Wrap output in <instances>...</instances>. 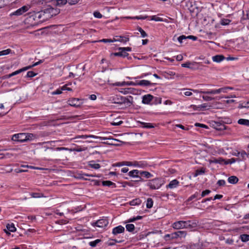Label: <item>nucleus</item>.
<instances>
[{
  "mask_svg": "<svg viewBox=\"0 0 249 249\" xmlns=\"http://www.w3.org/2000/svg\"><path fill=\"white\" fill-rule=\"evenodd\" d=\"M124 232V228L122 226H118L115 227L112 230V234L114 235H117L118 234L122 233Z\"/></svg>",
  "mask_w": 249,
  "mask_h": 249,
  "instance_id": "nucleus-11",
  "label": "nucleus"
},
{
  "mask_svg": "<svg viewBox=\"0 0 249 249\" xmlns=\"http://www.w3.org/2000/svg\"><path fill=\"white\" fill-rule=\"evenodd\" d=\"M68 104L74 107H79L82 104V100L79 98H71L68 101Z\"/></svg>",
  "mask_w": 249,
  "mask_h": 249,
  "instance_id": "nucleus-6",
  "label": "nucleus"
},
{
  "mask_svg": "<svg viewBox=\"0 0 249 249\" xmlns=\"http://www.w3.org/2000/svg\"><path fill=\"white\" fill-rule=\"evenodd\" d=\"M101 139L103 140H109L111 141L110 142L108 143L109 144L116 145V146L119 145V144L116 143L114 142H120L119 140H118L117 139H113L111 137H108V138L101 137Z\"/></svg>",
  "mask_w": 249,
  "mask_h": 249,
  "instance_id": "nucleus-22",
  "label": "nucleus"
},
{
  "mask_svg": "<svg viewBox=\"0 0 249 249\" xmlns=\"http://www.w3.org/2000/svg\"><path fill=\"white\" fill-rule=\"evenodd\" d=\"M2 51L3 55H6V54L10 53L11 52V50L10 49H6L5 50H3Z\"/></svg>",
  "mask_w": 249,
  "mask_h": 249,
  "instance_id": "nucleus-62",
  "label": "nucleus"
},
{
  "mask_svg": "<svg viewBox=\"0 0 249 249\" xmlns=\"http://www.w3.org/2000/svg\"><path fill=\"white\" fill-rule=\"evenodd\" d=\"M156 83H152L150 81L146 80H140L137 82V86H149L155 85Z\"/></svg>",
  "mask_w": 249,
  "mask_h": 249,
  "instance_id": "nucleus-13",
  "label": "nucleus"
},
{
  "mask_svg": "<svg viewBox=\"0 0 249 249\" xmlns=\"http://www.w3.org/2000/svg\"><path fill=\"white\" fill-rule=\"evenodd\" d=\"M191 107H193V109L195 110H204L206 109H209L211 107V106L209 105L207 103H204L198 106L191 105Z\"/></svg>",
  "mask_w": 249,
  "mask_h": 249,
  "instance_id": "nucleus-10",
  "label": "nucleus"
},
{
  "mask_svg": "<svg viewBox=\"0 0 249 249\" xmlns=\"http://www.w3.org/2000/svg\"><path fill=\"white\" fill-rule=\"evenodd\" d=\"M129 176L132 178H138V175H140V171L138 170H133L128 173Z\"/></svg>",
  "mask_w": 249,
  "mask_h": 249,
  "instance_id": "nucleus-26",
  "label": "nucleus"
},
{
  "mask_svg": "<svg viewBox=\"0 0 249 249\" xmlns=\"http://www.w3.org/2000/svg\"><path fill=\"white\" fill-rule=\"evenodd\" d=\"M62 88L61 89H57L55 91H53L52 93V94L53 95H56V94H60L62 93Z\"/></svg>",
  "mask_w": 249,
  "mask_h": 249,
  "instance_id": "nucleus-60",
  "label": "nucleus"
},
{
  "mask_svg": "<svg viewBox=\"0 0 249 249\" xmlns=\"http://www.w3.org/2000/svg\"><path fill=\"white\" fill-rule=\"evenodd\" d=\"M238 160H236L234 158H231V159H229L228 160H225L224 161V164H231L233 163H234L236 161Z\"/></svg>",
  "mask_w": 249,
  "mask_h": 249,
  "instance_id": "nucleus-42",
  "label": "nucleus"
},
{
  "mask_svg": "<svg viewBox=\"0 0 249 249\" xmlns=\"http://www.w3.org/2000/svg\"><path fill=\"white\" fill-rule=\"evenodd\" d=\"M34 19L38 20V22H43L46 21L44 14L42 11L35 12Z\"/></svg>",
  "mask_w": 249,
  "mask_h": 249,
  "instance_id": "nucleus-7",
  "label": "nucleus"
},
{
  "mask_svg": "<svg viewBox=\"0 0 249 249\" xmlns=\"http://www.w3.org/2000/svg\"><path fill=\"white\" fill-rule=\"evenodd\" d=\"M108 224V221L106 219H101L97 221L96 222L93 223V226H96L100 228H103L106 227Z\"/></svg>",
  "mask_w": 249,
  "mask_h": 249,
  "instance_id": "nucleus-8",
  "label": "nucleus"
},
{
  "mask_svg": "<svg viewBox=\"0 0 249 249\" xmlns=\"http://www.w3.org/2000/svg\"><path fill=\"white\" fill-rule=\"evenodd\" d=\"M112 241H109L107 243V244L108 246H113L114 245L115 243H121L124 241V239H123V237H119V239H112Z\"/></svg>",
  "mask_w": 249,
  "mask_h": 249,
  "instance_id": "nucleus-23",
  "label": "nucleus"
},
{
  "mask_svg": "<svg viewBox=\"0 0 249 249\" xmlns=\"http://www.w3.org/2000/svg\"><path fill=\"white\" fill-rule=\"evenodd\" d=\"M30 6L29 5H24L22 7L17 10L16 11L10 14L11 17L13 16H19L22 15L23 13L27 12L29 9Z\"/></svg>",
  "mask_w": 249,
  "mask_h": 249,
  "instance_id": "nucleus-5",
  "label": "nucleus"
},
{
  "mask_svg": "<svg viewBox=\"0 0 249 249\" xmlns=\"http://www.w3.org/2000/svg\"><path fill=\"white\" fill-rule=\"evenodd\" d=\"M240 239L242 242H246L249 241V235L243 234L240 235Z\"/></svg>",
  "mask_w": 249,
  "mask_h": 249,
  "instance_id": "nucleus-36",
  "label": "nucleus"
},
{
  "mask_svg": "<svg viewBox=\"0 0 249 249\" xmlns=\"http://www.w3.org/2000/svg\"><path fill=\"white\" fill-rule=\"evenodd\" d=\"M214 128L217 130H223L226 129V126L224 124L220 122H214L213 124Z\"/></svg>",
  "mask_w": 249,
  "mask_h": 249,
  "instance_id": "nucleus-14",
  "label": "nucleus"
},
{
  "mask_svg": "<svg viewBox=\"0 0 249 249\" xmlns=\"http://www.w3.org/2000/svg\"><path fill=\"white\" fill-rule=\"evenodd\" d=\"M164 184V181L161 178H155L149 180L147 186L150 189L156 190L159 189Z\"/></svg>",
  "mask_w": 249,
  "mask_h": 249,
  "instance_id": "nucleus-2",
  "label": "nucleus"
},
{
  "mask_svg": "<svg viewBox=\"0 0 249 249\" xmlns=\"http://www.w3.org/2000/svg\"><path fill=\"white\" fill-rule=\"evenodd\" d=\"M88 165L92 168L98 169L100 168L101 166L98 163H95L94 161L91 160L89 162Z\"/></svg>",
  "mask_w": 249,
  "mask_h": 249,
  "instance_id": "nucleus-28",
  "label": "nucleus"
},
{
  "mask_svg": "<svg viewBox=\"0 0 249 249\" xmlns=\"http://www.w3.org/2000/svg\"><path fill=\"white\" fill-rule=\"evenodd\" d=\"M110 85H112L114 86H120V87H123L126 86V82L124 81L122 82H116L115 83L113 84H110Z\"/></svg>",
  "mask_w": 249,
  "mask_h": 249,
  "instance_id": "nucleus-43",
  "label": "nucleus"
},
{
  "mask_svg": "<svg viewBox=\"0 0 249 249\" xmlns=\"http://www.w3.org/2000/svg\"><path fill=\"white\" fill-rule=\"evenodd\" d=\"M151 19L157 21L162 20V19L160 18L156 17L155 16H152Z\"/></svg>",
  "mask_w": 249,
  "mask_h": 249,
  "instance_id": "nucleus-64",
  "label": "nucleus"
},
{
  "mask_svg": "<svg viewBox=\"0 0 249 249\" xmlns=\"http://www.w3.org/2000/svg\"><path fill=\"white\" fill-rule=\"evenodd\" d=\"M238 123L241 125L249 126V120L240 119L238 121Z\"/></svg>",
  "mask_w": 249,
  "mask_h": 249,
  "instance_id": "nucleus-32",
  "label": "nucleus"
},
{
  "mask_svg": "<svg viewBox=\"0 0 249 249\" xmlns=\"http://www.w3.org/2000/svg\"><path fill=\"white\" fill-rule=\"evenodd\" d=\"M120 51L119 52L114 53H111V55H114L116 56H121L123 57H126L128 55V53L127 52H125L124 50H119Z\"/></svg>",
  "mask_w": 249,
  "mask_h": 249,
  "instance_id": "nucleus-15",
  "label": "nucleus"
},
{
  "mask_svg": "<svg viewBox=\"0 0 249 249\" xmlns=\"http://www.w3.org/2000/svg\"><path fill=\"white\" fill-rule=\"evenodd\" d=\"M36 75V73L33 71H29L27 73L26 77H33Z\"/></svg>",
  "mask_w": 249,
  "mask_h": 249,
  "instance_id": "nucleus-49",
  "label": "nucleus"
},
{
  "mask_svg": "<svg viewBox=\"0 0 249 249\" xmlns=\"http://www.w3.org/2000/svg\"><path fill=\"white\" fill-rule=\"evenodd\" d=\"M239 179L237 177L234 176L230 177L228 179V182L231 184H236L238 181Z\"/></svg>",
  "mask_w": 249,
  "mask_h": 249,
  "instance_id": "nucleus-27",
  "label": "nucleus"
},
{
  "mask_svg": "<svg viewBox=\"0 0 249 249\" xmlns=\"http://www.w3.org/2000/svg\"><path fill=\"white\" fill-rule=\"evenodd\" d=\"M142 127L143 128H153L154 126L150 123H146L144 122L141 123Z\"/></svg>",
  "mask_w": 249,
  "mask_h": 249,
  "instance_id": "nucleus-37",
  "label": "nucleus"
},
{
  "mask_svg": "<svg viewBox=\"0 0 249 249\" xmlns=\"http://www.w3.org/2000/svg\"><path fill=\"white\" fill-rule=\"evenodd\" d=\"M225 183H226L225 181L224 180H222V179L219 180L217 182V184L220 186H224L225 185Z\"/></svg>",
  "mask_w": 249,
  "mask_h": 249,
  "instance_id": "nucleus-54",
  "label": "nucleus"
},
{
  "mask_svg": "<svg viewBox=\"0 0 249 249\" xmlns=\"http://www.w3.org/2000/svg\"><path fill=\"white\" fill-rule=\"evenodd\" d=\"M186 235V233L185 231H178L177 232H175L171 234L172 238H177L178 237H185Z\"/></svg>",
  "mask_w": 249,
  "mask_h": 249,
  "instance_id": "nucleus-17",
  "label": "nucleus"
},
{
  "mask_svg": "<svg viewBox=\"0 0 249 249\" xmlns=\"http://www.w3.org/2000/svg\"><path fill=\"white\" fill-rule=\"evenodd\" d=\"M138 30L141 33L142 37H145L147 36V34L141 27H138Z\"/></svg>",
  "mask_w": 249,
  "mask_h": 249,
  "instance_id": "nucleus-44",
  "label": "nucleus"
},
{
  "mask_svg": "<svg viewBox=\"0 0 249 249\" xmlns=\"http://www.w3.org/2000/svg\"><path fill=\"white\" fill-rule=\"evenodd\" d=\"M118 50H124V51H125V52H127V51L128 52L131 51V48H130V47H124V48L120 47V48H119Z\"/></svg>",
  "mask_w": 249,
  "mask_h": 249,
  "instance_id": "nucleus-61",
  "label": "nucleus"
},
{
  "mask_svg": "<svg viewBox=\"0 0 249 249\" xmlns=\"http://www.w3.org/2000/svg\"><path fill=\"white\" fill-rule=\"evenodd\" d=\"M7 230L11 232H15L16 231V228H15L14 224H7L6 225Z\"/></svg>",
  "mask_w": 249,
  "mask_h": 249,
  "instance_id": "nucleus-33",
  "label": "nucleus"
},
{
  "mask_svg": "<svg viewBox=\"0 0 249 249\" xmlns=\"http://www.w3.org/2000/svg\"><path fill=\"white\" fill-rule=\"evenodd\" d=\"M184 228L189 229H192L193 228H196L197 225L196 222L191 220L184 221Z\"/></svg>",
  "mask_w": 249,
  "mask_h": 249,
  "instance_id": "nucleus-9",
  "label": "nucleus"
},
{
  "mask_svg": "<svg viewBox=\"0 0 249 249\" xmlns=\"http://www.w3.org/2000/svg\"><path fill=\"white\" fill-rule=\"evenodd\" d=\"M48 9L50 12L52 17L58 15L60 13V10L59 9L53 8L52 7H48Z\"/></svg>",
  "mask_w": 249,
  "mask_h": 249,
  "instance_id": "nucleus-21",
  "label": "nucleus"
},
{
  "mask_svg": "<svg viewBox=\"0 0 249 249\" xmlns=\"http://www.w3.org/2000/svg\"><path fill=\"white\" fill-rule=\"evenodd\" d=\"M30 68V67H25L24 68H21V69H19L18 70H17V71H16L11 73V75L12 76V77L13 76H15V75H16L17 74H19V73H21V72H22L23 71H27L28 70H29Z\"/></svg>",
  "mask_w": 249,
  "mask_h": 249,
  "instance_id": "nucleus-24",
  "label": "nucleus"
},
{
  "mask_svg": "<svg viewBox=\"0 0 249 249\" xmlns=\"http://www.w3.org/2000/svg\"><path fill=\"white\" fill-rule=\"evenodd\" d=\"M141 200L139 198L133 199L130 202V205L131 206H135L139 205L141 203Z\"/></svg>",
  "mask_w": 249,
  "mask_h": 249,
  "instance_id": "nucleus-35",
  "label": "nucleus"
},
{
  "mask_svg": "<svg viewBox=\"0 0 249 249\" xmlns=\"http://www.w3.org/2000/svg\"><path fill=\"white\" fill-rule=\"evenodd\" d=\"M151 70H153V68L147 66V72H145L146 76L151 75L152 74V71H151Z\"/></svg>",
  "mask_w": 249,
  "mask_h": 249,
  "instance_id": "nucleus-53",
  "label": "nucleus"
},
{
  "mask_svg": "<svg viewBox=\"0 0 249 249\" xmlns=\"http://www.w3.org/2000/svg\"><path fill=\"white\" fill-rule=\"evenodd\" d=\"M101 241L100 239H96L94 241L90 242L89 244L90 246L92 247H95L98 243H99Z\"/></svg>",
  "mask_w": 249,
  "mask_h": 249,
  "instance_id": "nucleus-46",
  "label": "nucleus"
},
{
  "mask_svg": "<svg viewBox=\"0 0 249 249\" xmlns=\"http://www.w3.org/2000/svg\"><path fill=\"white\" fill-rule=\"evenodd\" d=\"M82 177H77V178H80V179H83L84 180H87L88 179L87 178H85V177H100V176H99L89 175V174H82Z\"/></svg>",
  "mask_w": 249,
  "mask_h": 249,
  "instance_id": "nucleus-41",
  "label": "nucleus"
},
{
  "mask_svg": "<svg viewBox=\"0 0 249 249\" xmlns=\"http://www.w3.org/2000/svg\"><path fill=\"white\" fill-rule=\"evenodd\" d=\"M102 185L103 186H109V187L112 186L113 188H115L116 187L115 183H114L109 180H106V181H102Z\"/></svg>",
  "mask_w": 249,
  "mask_h": 249,
  "instance_id": "nucleus-29",
  "label": "nucleus"
},
{
  "mask_svg": "<svg viewBox=\"0 0 249 249\" xmlns=\"http://www.w3.org/2000/svg\"><path fill=\"white\" fill-rule=\"evenodd\" d=\"M195 125L197 126H200L202 128H208V126L207 125H206L205 124H199V123H196L195 124Z\"/></svg>",
  "mask_w": 249,
  "mask_h": 249,
  "instance_id": "nucleus-63",
  "label": "nucleus"
},
{
  "mask_svg": "<svg viewBox=\"0 0 249 249\" xmlns=\"http://www.w3.org/2000/svg\"><path fill=\"white\" fill-rule=\"evenodd\" d=\"M140 174L142 176H143L146 178H149L153 177V175L147 171H140Z\"/></svg>",
  "mask_w": 249,
  "mask_h": 249,
  "instance_id": "nucleus-30",
  "label": "nucleus"
},
{
  "mask_svg": "<svg viewBox=\"0 0 249 249\" xmlns=\"http://www.w3.org/2000/svg\"><path fill=\"white\" fill-rule=\"evenodd\" d=\"M126 230L129 232H132L135 229V226L133 224H127L125 226Z\"/></svg>",
  "mask_w": 249,
  "mask_h": 249,
  "instance_id": "nucleus-38",
  "label": "nucleus"
},
{
  "mask_svg": "<svg viewBox=\"0 0 249 249\" xmlns=\"http://www.w3.org/2000/svg\"><path fill=\"white\" fill-rule=\"evenodd\" d=\"M133 99L131 96L124 97L120 95H115L110 97L109 101L112 103L124 105V107H129L132 105Z\"/></svg>",
  "mask_w": 249,
  "mask_h": 249,
  "instance_id": "nucleus-1",
  "label": "nucleus"
},
{
  "mask_svg": "<svg viewBox=\"0 0 249 249\" xmlns=\"http://www.w3.org/2000/svg\"><path fill=\"white\" fill-rule=\"evenodd\" d=\"M225 59V57L223 55H216L212 57L213 61L216 62H220Z\"/></svg>",
  "mask_w": 249,
  "mask_h": 249,
  "instance_id": "nucleus-25",
  "label": "nucleus"
},
{
  "mask_svg": "<svg viewBox=\"0 0 249 249\" xmlns=\"http://www.w3.org/2000/svg\"><path fill=\"white\" fill-rule=\"evenodd\" d=\"M153 205V201L151 198H148L146 201V207L147 208H151L152 207Z\"/></svg>",
  "mask_w": 249,
  "mask_h": 249,
  "instance_id": "nucleus-40",
  "label": "nucleus"
},
{
  "mask_svg": "<svg viewBox=\"0 0 249 249\" xmlns=\"http://www.w3.org/2000/svg\"><path fill=\"white\" fill-rule=\"evenodd\" d=\"M27 135L25 133L16 134L13 136L12 140L23 142L27 141Z\"/></svg>",
  "mask_w": 249,
  "mask_h": 249,
  "instance_id": "nucleus-4",
  "label": "nucleus"
},
{
  "mask_svg": "<svg viewBox=\"0 0 249 249\" xmlns=\"http://www.w3.org/2000/svg\"><path fill=\"white\" fill-rule=\"evenodd\" d=\"M204 172L205 170L203 169H201L200 170H197L196 171V173L195 174L194 176L196 177L199 175H201L204 173Z\"/></svg>",
  "mask_w": 249,
  "mask_h": 249,
  "instance_id": "nucleus-48",
  "label": "nucleus"
},
{
  "mask_svg": "<svg viewBox=\"0 0 249 249\" xmlns=\"http://www.w3.org/2000/svg\"><path fill=\"white\" fill-rule=\"evenodd\" d=\"M43 13L44 14V16L45 17L46 21L48 20L49 19L52 18V16L50 14V12L48 9V8L42 10Z\"/></svg>",
  "mask_w": 249,
  "mask_h": 249,
  "instance_id": "nucleus-31",
  "label": "nucleus"
},
{
  "mask_svg": "<svg viewBox=\"0 0 249 249\" xmlns=\"http://www.w3.org/2000/svg\"><path fill=\"white\" fill-rule=\"evenodd\" d=\"M211 193V191L209 190H206L205 191H203L201 195V197H203L205 196L206 195H208Z\"/></svg>",
  "mask_w": 249,
  "mask_h": 249,
  "instance_id": "nucleus-50",
  "label": "nucleus"
},
{
  "mask_svg": "<svg viewBox=\"0 0 249 249\" xmlns=\"http://www.w3.org/2000/svg\"><path fill=\"white\" fill-rule=\"evenodd\" d=\"M114 42L119 41L125 43L129 41V38L126 36H117L113 38Z\"/></svg>",
  "mask_w": 249,
  "mask_h": 249,
  "instance_id": "nucleus-12",
  "label": "nucleus"
},
{
  "mask_svg": "<svg viewBox=\"0 0 249 249\" xmlns=\"http://www.w3.org/2000/svg\"><path fill=\"white\" fill-rule=\"evenodd\" d=\"M184 39H186V36H184V35H182V36H179L178 38V41L180 43H181L182 42V40H184Z\"/></svg>",
  "mask_w": 249,
  "mask_h": 249,
  "instance_id": "nucleus-58",
  "label": "nucleus"
},
{
  "mask_svg": "<svg viewBox=\"0 0 249 249\" xmlns=\"http://www.w3.org/2000/svg\"><path fill=\"white\" fill-rule=\"evenodd\" d=\"M179 182L177 179H174L170 182L168 185H167L166 187L170 189L175 188L177 187L178 185Z\"/></svg>",
  "mask_w": 249,
  "mask_h": 249,
  "instance_id": "nucleus-20",
  "label": "nucleus"
},
{
  "mask_svg": "<svg viewBox=\"0 0 249 249\" xmlns=\"http://www.w3.org/2000/svg\"><path fill=\"white\" fill-rule=\"evenodd\" d=\"M173 227L176 229H183L184 227V221H178L174 223Z\"/></svg>",
  "mask_w": 249,
  "mask_h": 249,
  "instance_id": "nucleus-16",
  "label": "nucleus"
},
{
  "mask_svg": "<svg viewBox=\"0 0 249 249\" xmlns=\"http://www.w3.org/2000/svg\"><path fill=\"white\" fill-rule=\"evenodd\" d=\"M195 64H196V62H194V63H191L190 62H187L185 63H183L181 64V66L182 67H184V68H191V69H192L193 67L191 66V65H194Z\"/></svg>",
  "mask_w": 249,
  "mask_h": 249,
  "instance_id": "nucleus-39",
  "label": "nucleus"
},
{
  "mask_svg": "<svg viewBox=\"0 0 249 249\" xmlns=\"http://www.w3.org/2000/svg\"><path fill=\"white\" fill-rule=\"evenodd\" d=\"M153 98V96L150 94L145 95L142 97V102L143 104H148L152 101Z\"/></svg>",
  "mask_w": 249,
  "mask_h": 249,
  "instance_id": "nucleus-19",
  "label": "nucleus"
},
{
  "mask_svg": "<svg viewBox=\"0 0 249 249\" xmlns=\"http://www.w3.org/2000/svg\"><path fill=\"white\" fill-rule=\"evenodd\" d=\"M98 42H104V43H110L113 42V39H103L98 41Z\"/></svg>",
  "mask_w": 249,
  "mask_h": 249,
  "instance_id": "nucleus-51",
  "label": "nucleus"
},
{
  "mask_svg": "<svg viewBox=\"0 0 249 249\" xmlns=\"http://www.w3.org/2000/svg\"><path fill=\"white\" fill-rule=\"evenodd\" d=\"M123 123V121H113L111 124L112 125H120Z\"/></svg>",
  "mask_w": 249,
  "mask_h": 249,
  "instance_id": "nucleus-55",
  "label": "nucleus"
},
{
  "mask_svg": "<svg viewBox=\"0 0 249 249\" xmlns=\"http://www.w3.org/2000/svg\"><path fill=\"white\" fill-rule=\"evenodd\" d=\"M94 16L97 18H101L102 17V14L99 12H95L93 14Z\"/></svg>",
  "mask_w": 249,
  "mask_h": 249,
  "instance_id": "nucleus-57",
  "label": "nucleus"
},
{
  "mask_svg": "<svg viewBox=\"0 0 249 249\" xmlns=\"http://www.w3.org/2000/svg\"><path fill=\"white\" fill-rule=\"evenodd\" d=\"M80 0H68V2L70 5H74L77 3Z\"/></svg>",
  "mask_w": 249,
  "mask_h": 249,
  "instance_id": "nucleus-56",
  "label": "nucleus"
},
{
  "mask_svg": "<svg viewBox=\"0 0 249 249\" xmlns=\"http://www.w3.org/2000/svg\"><path fill=\"white\" fill-rule=\"evenodd\" d=\"M240 107H249V101L247 102H243L241 104H240Z\"/></svg>",
  "mask_w": 249,
  "mask_h": 249,
  "instance_id": "nucleus-45",
  "label": "nucleus"
},
{
  "mask_svg": "<svg viewBox=\"0 0 249 249\" xmlns=\"http://www.w3.org/2000/svg\"><path fill=\"white\" fill-rule=\"evenodd\" d=\"M202 97V99L206 101H210L215 99V98L209 96L203 95Z\"/></svg>",
  "mask_w": 249,
  "mask_h": 249,
  "instance_id": "nucleus-47",
  "label": "nucleus"
},
{
  "mask_svg": "<svg viewBox=\"0 0 249 249\" xmlns=\"http://www.w3.org/2000/svg\"><path fill=\"white\" fill-rule=\"evenodd\" d=\"M67 2V0H56L55 3L54 4L56 6H61L66 4Z\"/></svg>",
  "mask_w": 249,
  "mask_h": 249,
  "instance_id": "nucleus-34",
  "label": "nucleus"
},
{
  "mask_svg": "<svg viewBox=\"0 0 249 249\" xmlns=\"http://www.w3.org/2000/svg\"><path fill=\"white\" fill-rule=\"evenodd\" d=\"M198 193L197 192L195 194L192 195L190 197H189L188 199V201H190L194 199L195 198H196L198 196Z\"/></svg>",
  "mask_w": 249,
  "mask_h": 249,
  "instance_id": "nucleus-52",
  "label": "nucleus"
},
{
  "mask_svg": "<svg viewBox=\"0 0 249 249\" xmlns=\"http://www.w3.org/2000/svg\"><path fill=\"white\" fill-rule=\"evenodd\" d=\"M229 89H231V88L230 87H226V88H221L217 89H213L211 90H208V91H198L196 89H189L190 90H192L195 92L196 93H201L203 94H218L221 92H227V90Z\"/></svg>",
  "mask_w": 249,
  "mask_h": 249,
  "instance_id": "nucleus-3",
  "label": "nucleus"
},
{
  "mask_svg": "<svg viewBox=\"0 0 249 249\" xmlns=\"http://www.w3.org/2000/svg\"><path fill=\"white\" fill-rule=\"evenodd\" d=\"M225 160L222 158H213L210 160V162L214 163H219L221 164H224Z\"/></svg>",
  "mask_w": 249,
  "mask_h": 249,
  "instance_id": "nucleus-18",
  "label": "nucleus"
},
{
  "mask_svg": "<svg viewBox=\"0 0 249 249\" xmlns=\"http://www.w3.org/2000/svg\"><path fill=\"white\" fill-rule=\"evenodd\" d=\"M230 22V20L228 19H224L222 20L221 24L223 25H226L229 24Z\"/></svg>",
  "mask_w": 249,
  "mask_h": 249,
  "instance_id": "nucleus-59",
  "label": "nucleus"
}]
</instances>
